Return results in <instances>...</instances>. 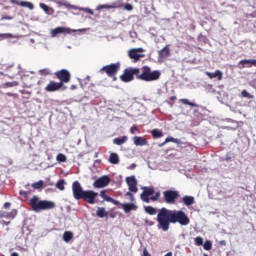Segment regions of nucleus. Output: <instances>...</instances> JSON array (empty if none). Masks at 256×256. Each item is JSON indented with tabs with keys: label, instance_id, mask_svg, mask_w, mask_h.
<instances>
[{
	"label": "nucleus",
	"instance_id": "nucleus-22",
	"mask_svg": "<svg viewBox=\"0 0 256 256\" xmlns=\"http://www.w3.org/2000/svg\"><path fill=\"white\" fill-rule=\"evenodd\" d=\"M182 203L185 204V206L189 207L195 203V199L193 196H183Z\"/></svg>",
	"mask_w": 256,
	"mask_h": 256
},
{
	"label": "nucleus",
	"instance_id": "nucleus-26",
	"mask_svg": "<svg viewBox=\"0 0 256 256\" xmlns=\"http://www.w3.org/2000/svg\"><path fill=\"white\" fill-rule=\"evenodd\" d=\"M128 138L126 136H123L122 138H114L113 144H116L118 146H121L122 144L126 143Z\"/></svg>",
	"mask_w": 256,
	"mask_h": 256
},
{
	"label": "nucleus",
	"instance_id": "nucleus-19",
	"mask_svg": "<svg viewBox=\"0 0 256 256\" xmlns=\"http://www.w3.org/2000/svg\"><path fill=\"white\" fill-rule=\"evenodd\" d=\"M206 76L210 79L217 78L218 81H221L223 79V73L219 70L215 71L214 73L211 72H205Z\"/></svg>",
	"mask_w": 256,
	"mask_h": 256
},
{
	"label": "nucleus",
	"instance_id": "nucleus-5",
	"mask_svg": "<svg viewBox=\"0 0 256 256\" xmlns=\"http://www.w3.org/2000/svg\"><path fill=\"white\" fill-rule=\"evenodd\" d=\"M180 195L179 192L177 191H173V190H167L163 192V199L164 202H166L167 204H175L176 203V199H179Z\"/></svg>",
	"mask_w": 256,
	"mask_h": 256
},
{
	"label": "nucleus",
	"instance_id": "nucleus-1",
	"mask_svg": "<svg viewBox=\"0 0 256 256\" xmlns=\"http://www.w3.org/2000/svg\"><path fill=\"white\" fill-rule=\"evenodd\" d=\"M158 229L164 232L170 229V224H180L181 226H187L190 224V219L185 212L179 210H169L167 208H161L157 214Z\"/></svg>",
	"mask_w": 256,
	"mask_h": 256
},
{
	"label": "nucleus",
	"instance_id": "nucleus-30",
	"mask_svg": "<svg viewBox=\"0 0 256 256\" xmlns=\"http://www.w3.org/2000/svg\"><path fill=\"white\" fill-rule=\"evenodd\" d=\"M56 161H58L59 163H66L67 157L63 153H58V155H56Z\"/></svg>",
	"mask_w": 256,
	"mask_h": 256
},
{
	"label": "nucleus",
	"instance_id": "nucleus-16",
	"mask_svg": "<svg viewBox=\"0 0 256 256\" xmlns=\"http://www.w3.org/2000/svg\"><path fill=\"white\" fill-rule=\"evenodd\" d=\"M107 191L106 190H102V191H100V197L104 200V201H106V202H108V203H113V205H116V206H118V205H120V202L119 201H117V200H114L113 198H111L110 196H107Z\"/></svg>",
	"mask_w": 256,
	"mask_h": 256
},
{
	"label": "nucleus",
	"instance_id": "nucleus-21",
	"mask_svg": "<svg viewBox=\"0 0 256 256\" xmlns=\"http://www.w3.org/2000/svg\"><path fill=\"white\" fill-rule=\"evenodd\" d=\"M133 143L136 146H146L149 144V141H147L145 138L136 136L133 138Z\"/></svg>",
	"mask_w": 256,
	"mask_h": 256
},
{
	"label": "nucleus",
	"instance_id": "nucleus-53",
	"mask_svg": "<svg viewBox=\"0 0 256 256\" xmlns=\"http://www.w3.org/2000/svg\"><path fill=\"white\" fill-rule=\"evenodd\" d=\"M164 256H172V252H168L167 254H164Z\"/></svg>",
	"mask_w": 256,
	"mask_h": 256
},
{
	"label": "nucleus",
	"instance_id": "nucleus-46",
	"mask_svg": "<svg viewBox=\"0 0 256 256\" xmlns=\"http://www.w3.org/2000/svg\"><path fill=\"white\" fill-rule=\"evenodd\" d=\"M18 74L20 75V76H25V74H24V71H22V69H21V66H18Z\"/></svg>",
	"mask_w": 256,
	"mask_h": 256
},
{
	"label": "nucleus",
	"instance_id": "nucleus-18",
	"mask_svg": "<svg viewBox=\"0 0 256 256\" xmlns=\"http://www.w3.org/2000/svg\"><path fill=\"white\" fill-rule=\"evenodd\" d=\"M10 3H12L13 5H20V7H27L31 11L32 9H34L33 3L31 2H27V1L19 2V0H10Z\"/></svg>",
	"mask_w": 256,
	"mask_h": 256
},
{
	"label": "nucleus",
	"instance_id": "nucleus-33",
	"mask_svg": "<svg viewBox=\"0 0 256 256\" xmlns=\"http://www.w3.org/2000/svg\"><path fill=\"white\" fill-rule=\"evenodd\" d=\"M64 184H66L64 180H59L58 183H56V188L60 191H64Z\"/></svg>",
	"mask_w": 256,
	"mask_h": 256
},
{
	"label": "nucleus",
	"instance_id": "nucleus-15",
	"mask_svg": "<svg viewBox=\"0 0 256 256\" xmlns=\"http://www.w3.org/2000/svg\"><path fill=\"white\" fill-rule=\"evenodd\" d=\"M18 211L16 209H13L9 212H5L3 210L0 211V219H15L17 217Z\"/></svg>",
	"mask_w": 256,
	"mask_h": 256
},
{
	"label": "nucleus",
	"instance_id": "nucleus-3",
	"mask_svg": "<svg viewBox=\"0 0 256 256\" xmlns=\"http://www.w3.org/2000/svg\"><path fill=\"white\" fill-rule=\"evenodd\" d=\"M72 192L75 200H83L85 203L89 205H93L96 203V199L98 197V193L92 190H83L81 183L78 180L74 181L72 184Z\"/></svg>",
	"mask_w": 256,
	"mask_h": 256
},
{
	"label": "nucleus",
	"instance_id": "nucleus-43",
	"mask_svg": "<svg viewBox=\"0 0 256 256\" xmlns=\"http://www.w3.org/2000/svg\"><path fill=\"white\" fill-rule=\"evenodd\" d=\"M0 224L2 225V226H9L10 225V221H5V220H1L0 221Z\"/></svg>",
	"mask_w": 256,
	"mask_h": 256
},
{
	"label": "nucleus",
	"instance_id": "nucleus-54",
	"mask_svg": "<svg viewBox=\"0 0 256 256\" xmlns=\"http://www.w3.org/2000/svg\"><path fill=\"white\" fill-rule=\"evenodd\" d=\"M170 100H171V101H175V100H176V97H175V96H172V97L170 98Z\"/></svg>",
	"mask_w": 256,
	"mask_h": 256
},
{
	"label": "nucleus",
	"instance_id": "nucleus-61",
	"mask_svg": "<svg viewBox=\"0 0 256 256\" xmlns=\"http://www.w3.org/2000/svg\"><path fill=\"white\" fill-rule=\"evenodd\" d=\"M203 256H208V254H203Z\"/></svg>",
	"mask_w": 256,
	"mask_h": 256
},
{
	"label": "nucleus",
	"instance_id": "nucleus-20",
	"mask_svg": "<svg viewBox=\"0 0 256 256\" xmlns=\"http://www.w3.org/2000/svg\"><path fill=\"white\" fill-rule=\"evenodd\" d=\"M170 142L175 143L177 145H186V147L189 146L187 143H184L180 139L172 138V137L166 138V140H164V142L160 146H164L166 143H170Z\"/></svg>",
	"mask_w": 256,
	"mask_h": 256
},
{
	"label": "nucleus",
	"instance_id": "nucleus-56",
	"mask_svg": "<svg viewBox=\"0 0 256 256\" xmlns=\"http://www.w3.org/2000/svg\"><path fill=\"white\" fill-rule=\"evenodd\" d=\"M13 67H14V66H9V70H13Z\"/></svg>",
	"mask_w": 256,
	"mask_h": 256
},
{
	"label": "nucleus",
	"instance_id": "nucleus-40",
	"mask_svg": "<svg viewBox=\"0 0 256 256\" xmlns=\"http://www.w3.org/2000/svg\"><path fill=\"white\" fill-rule=\"evenodd\" d=\"M40 8L45 11V13H49V6L45 3H40Z\"/></svg>",
	"mask_w": 256,
	"mask_h": 256
},
{
	"label": "nucleus",
	"instance_id": "nucleus-17",
	"mask_svg": "<svg viewBox=\"0 0 256 256\" xmlns=\"http://www.w3.org/2000/svg\"><path fill=\"white\" fill-rule=\"evenodd\" d=\"M117 206L122 207L124 210V213L128 214L131 211H137V206L133 203H127V204H121L119 203Z\"/></svg>",
	"mask_w": 256,
	"mask_h": 256
},
{
	"label": "nucleus",
	"instance_id": "nucleus-34",
	"mask_svg": "<svg viewBox=\"0 0 256 256\" xmlns=\"http://www.w3.org/2000/svg\"><path fill=\"white\" fill-rule=\"evenodd\" d=\"M212 248L213 244L210 241H206L205 243H203V249H205L206 251H209Z\"/></svg>",
	"mask_w": 256,
	"mask_h": 256
},
{
	"label": "nucleus",
	"instance_id": "nucleus-48",
	"mask_svg": "<svg viewBox=\"0 0 256 256\" xmlns=\"http://www.w3.org/2000/svg\"><path fill=\"white\" fill-rule=\"evenodd\" d=\"M225 161L226 162H230L231 161V156L229 154L226 155Z\"/></svg>",
	"mask_w": 256,
	"mask_h": 256
},
{
	"label": "nucleus",
	"instance_id": "nucleus-24",
	"mask_svg": "<svg viewBox=\"0 0 256 256\" xmlns=\"http://www.w3.org/2000/svg\"><path fill=\"white\" fill-rule=\"evenodd\" d=\"M72 239H73V232L65 231L63 234V241L68 243V242H71Z\"/></svg>",
	"mask_w": 256,
	"mask_h": 256
},
{
	"label": "nucleus",
	"instance_id": "nucleus-45",
	"mask_svg": "<svg viewBox=\"0 0 256 256\" xmlns=\"http://www.w3.org/2000/svg\"><path fill=\"white\" fill-rule=\"evenodd\" d=\"M137 131H139V128H137V126H132L131 133L135 134Z\"/></svg>",
	"mask_w": 256,
	"mask_h": 256
},
{
	"label": "nucleus",
	"instance_id": "nucleus-44",
	"mask_svg": "<svg viewBox=\"0 0 256 256\" xmlns=\"http://www.w3.org/2000/svg\"><path fill=\"white\" fill-rule=\"evenodd\" d=\"M142 256H151L147 248H143V255Z\"/></svg>",
	"mask_w": 256,
	"mask_h": 256
},
{
	"label": "nucleus",
	"instance_id": "nucleus-4",
	"mask_svg": "<svg viewBox=\"0 0 256 256\" xmlns=\"http://www.w3.org/2000/svg\"><path fill=\"white\" fill-rule=\"evenodd\" d=\"M29 206L35 213H40L41 211H49L56 208V204L53 201L41 200L38 196L31 197L29 200Z\"/></svg>",
	"mask_w": 256,
	"mask_h": 256
},
{
	"label": "nucleus",
	"instance_id": "nucleus-55",
	"mask_svg": "<svg viewBox=\"0 0 256 256\" xmlns=\"http://www.w3.org/2000/svg\"><path fill=\"white\" fill-rule=\"evenodd\" d=\"M3 35H5L6 37H12L11 34H3Z\"/></svg>",
	"mask_w": 256,
	"mask_h": 256
},
{
	"label": "nucleus",
	"instance_id": "nucleus-47",
	"mask_svg": "<svg viewBox=\"0 0 256 256\" xmlns=\"http://www.w3.org/2000/svg\"><path fill=\"white\" fill-rule=\"evenodd\" d=\"M3 207H4V209H9L10 207H12V204L9 202H5Z\"/></svg>",
	"mask_w": 256,
	"mask_h": 256
},
{
	"label": "nucleus",
	"instance_id": "nucleus-12",
	"mask_svg": "<svg viewBox=\"0 0 256 256\" xmlns=\"http://www.w3.org/2000/svg\"><path fill=\"white\" fill-rule=\"evenodd\" d=\"M155 194L154 188L146 187L143 189L141 199L144 203H150V197Z\"/></svg>",
	"mask_w": 256,
	"mask_h": 256
},
{
	"label": "nucleus",
	"instance_id": "nucleus-39",
	"mask_svg": "<svg viewBox=\"0 0 256 256\" xmlns=\"http://www.w3.org/2000/svg\"><path fill=\"white\" fill-rule=\"evenodd\" d=\"M160 195H161L160 192H156V193H154V196H152V197L149 198V199H150V201L156 202V201L159 200Z\"/></svg>",
	"mask_w": 256,
	"mask_h": 256
},
{
	"label": "nucleus",
	"instance_id": "nucleus-27",
	"mask_svg": "<svg viewBox=\"0 0 256 256\" xmlns=\"http://www.w3.org/2000/svg\"><path fill=\"white\" fill-rule=\"evenodd\" d=\"M19 85V83L17 81L14 82H5L2 84V88L4 89H8V88H13V87H17Z\"/></svg>",
	"mask_w": 256,
	"mask_h": 256
},
{
	"label": "nucleus",
	"instance_id": "nucleus-10",
	"mask_svg": "<svg viewBox=\"0 0 256 256\" xmlns=\"http://www.w3.org/2000/svg\"><path fill=\"white\" fill-rule=\"evenodd\" d=\"M63 86V82L50 81L49 84L45 86V91L48 93L57 92L58 90L62 89Z\"/></svg>",
	"mask_w": 256,
	"mask_h": 256
},
{
	"label": "nucleus",
	"instance_id": "nucleus-11",
	"mask_svg": "<svg viewBox=\"0 0 256 256\" xmlns=\"http://www.w3.org/2000/svg\"><path fill=\"white\" fill-rule=\"evenodd\" d=\"M110 177L108 176H102L100 178H98L97 180L94 181L93 183V187L100 189L103 187H107L108 184H110Z\"/></svg>",
	"mask_w": 256,
	"mask_h": 256
},
{
	"label": "nucleus",
	"instance_id": "nucleus-29",
	"mask_svg": "<svg viewBox=\"0 0 256 256\" xmlns=\"http://www.w3.org/2000/svg\"><path fill=\"white\" fill-rule=\"evenodd\" d=\"M151 135H152L153 139H159V138L163 137L162 132L158 129H153L151 131Z\"/></svg>",
	"mask_w": 256,
	"mask_h": 256
},
{
	"label": "nucleus",
	"instance_id": "nucleus-23",
	"mask_svg": "<svg viewBox=\"0 0 256 256\" xmlns=\"http://www.w3.org/2000/svg\"><path fill=\"white\" fill-rule=\"evenodd\" d=\"M119 162H120V159H119L117 153H110L109 163H112V164L116 165Z\"/></svg>",
	"mask_w": 256,
	"mask_h": 256
},
{
	"label": "nucleus",
	"instance_id": "nucleus-42",
	"mask_svg": "<svg viewBox=\"0 0 256 256\" xmlns=\"http://www.w3.org/2000/svg\"><path fill=\"white\" fill-rule=\"evenodd\" d=\"M125 9H126V11H133V5H131V4H126V5H125Z\"/></svg>",
	"mask_w": 256,
	"mask_h": 256
},
{
	"label": "nucleus",
	"instance_id": "nucleus-35",
	"mask_svg": "<svg viewBox=\"0 0 256 256\" xmlns=\"http://www.w3.org/2000/svg\"><path fill=\"white\" fill-rule=\"evenodd\" d=\"M247 63H250V65H256V60H242L239 62V65H247Z\"/></svg>",
	"mask_w": 256,
	"mask_h": 256
},
{
	"label": "nucleus",
	"instance_id": "nucleus-58",
	"mask_svg": "<svg viewBox=\"0 0 256 256\" xmlns=\"http://www.w3.org/2000/svg\"><path fill=\"white\" fill-rule=\"evenodd\" d=\"M127 195L132 197V194L130 192H128Z\"/></svg>",
	"mask_w": 256,
	"mask_h": 256
},
{
	"label": "nucleus",
	"instance_id": "nucleus-31",
	"mask_svg": "<svg viewBox=\"0 0 256 256\" xmlns=\"http://www.w3.org/2000/svg\"><path fill=\"white\" fill-rule=\"evenodd\" d=\"M44 186V181L39 180L38 182H35L34 184H31V187H33L35 190L42 189Z\"/></svg>",
	"mask_w": 256,
	"mask_h": 256
},
{
	"label": "nucleus",
	"instance_id": "nucleus-37",
	"mask_svg": "<svg viewBox=\"0 0 256 256\" xmlns=\"http://www.w3.org/2000/svg\"><path fill=\"white\" fill-rule=\"evenodd\" d=\"M241 96L245 97V98H249V99H253L254 98V96L249 94L247 90H242Z\"/></svg>",
	"mask_w": 256,
	"mask_h": 256
},
{
	"label": "nucleus",
	"instance_id": "nucleus-32",
	"mask_svg": "<svg viewBox=\"0 0 256 256\" xmlns=\"http://www.w3.org/2000/svg\"><path fill=\"white\" fill-rule=\"evenodd\" d=\"M180 103H182L183 105H189L191 107H197V105L194 102H191L186 98L180 99Z\"/></svg>",
	"mask_w": 256,
	"mask_h": 256
},
{
	"label": "nucleus",
	"instance_id": "nucleus-14",
	"mask_svg": "<svg viewBox=\"0 0 256 256\" xmlns=\"http://www.w3.org/2000/svg\"><path fill=\"white\" fill-rule=\"evenodd\" d=\"M171 55V45L167 44L158 52L159 61H163V59H167Z\"/></svg>",
	"mask_w": 256,
	"mask_h": 256
},
{
	"label": "nucleus",
	"instance_id": "nucleus-63",
	"mask_svg": "<svg viewBox=\"0 0 256 256\" xmlns=\"http://www.w3.org/2000/svg\"><path fill=\"white\" fill-rule=\"evenodd\" d=\"M111 65H115V64L112 63Z\"/></svg>",
	"mask_w": 256,
	"mask_h": 256
},
{
	"label": "nucleus",
	"instance_id": "nucleus-7",
	"mask_svg": "<svg viewBox=\"0 0 256 256\" xmlns=\"http://www.w3.org/2000/svg\"><path fill=\"white\" fill-rule=\"evenodd\" d=\"M118 70H120V65H108L100 69V72L106 73L108 77H112L116 81Z\"/></svg>",
	"mask_w": 256,
	"mask_h": 256
},
{
	"label": "nucleus",
	"instance_id": "nucleus-38",
	"mask_svg": "<svg viewBox=\"0 0 256 256\" xmlns=\"http://www.w3.org/2000/svg\"><path fill=\"white\" fill-rule=\"evenodd\" d=\"M195 244L198 245V246H203V244H204L203 238H201L200 236H197L195 238Z\"/></svg>",
	"mask_w": 256,
	"mask_h": 256
},
{
	"label": "nucleus",
	"instance_id": "nucleus-41",
	"mask_svg": "<svg viewBox=\"0 0 256 256\" xmlns=\"http://www.w3.org/2000/svg\"><path fill=\"white\" fill-rule=\"evenodd\" d=\"M30 194H31V192H27V191H23V190H21V191L19 192V195H20V196H24L25 199H27V198H28V195H30Z\"/></svg>",
	"mask_w": 256,
	"mask_h": 256
},
{
	"label": "nucleus",
	"instance_id": "nucleus-8",
	"mask_svg": "<svg viewBox=\"0 0 256 256\" xmlns=\"http://www.w3.org/2000/svg\"><path fill=\"white\" fill-rule=\"evenodd\" d=\"M71 33H75V30L67 27H56L51 30L50 35L51 37H57L58 35H71Z\"/></svg>",
	"mask_w": 256,
	"mask_h": 256
},
{
	"label": "nucleus",
	"instance_id": "nucleus-13",
	"mask_svg": "<svg viewBox=\"0 0 256 256\" xmlns=\"http://www.w3.org/2000/svg\"><path fill=\"white\" fill-rule=\"evenodd\" d=\"M126 183L128 185L129 191L137 193L139 189L137 188V180L135 176H129L126 178Z\"/></svg>",
	"mask_w": 256,
	"mask_h": 256
},
{
	"label": "nucleus",
	"instance_id": "nucleus-62",
	"mask_svg": "<svg viewBox=\"0 0 256 256\" xmlns=\"http://www.w3.org/2000/svg\"><path fill=\"white\" fill-rule=\"evenodd\" d=\"M6 19H10L9 17H6Z\"/></svg>",
	"mask_w": 256,
	"mask_h": 256
},
{
	"label": "nucleus",
	"instance_id": "nucleus-52",
	"mask_svg": "<svg viewBox=\"0 0 256 256\" xmlns=\"http://www.w3.org/2000/svg\"><path fill=\"white\" fill-rule=\"evenodd\" d=\"M11 256H19V254L17 252H14L11 254Z\"/></svg>",
	"mask_w": 256,
	"mask_h": 256
},
{
	"label": "nucleus",
	"instance_id": "nucleus-2",
	"mask_svg": "<svg viewBox=\"0 0 256 256\" xmlns=\"http://www.w3.org/2000/svg\"><path fill=\"white\" fill-rule=\"evenodd\" d=\"M161 71L160 70H153L151 67L143 66L141 68H132L129 67L127 69H124L121 76H119V79H121L124 83H129L136 79L139 81L144 82H155L159 81L161 78Z\"/></svg>",
	"mask_w": 256,
	"mask_h": 256
},
{
	"label": "nucleus",
	"instance_id": "nucleus-57",
	"mask_svg": "<svg viewBox=\"0 0 256 256\" xmlns=\"http://www.w3.org/2000/svg\"><path fill=\"white\" fill-rule=\"evenodd\" d=\"M136 167V164H132L131 168H135Z\"/></svg>",
	"mask_w": 256,
	"mask_h": 256
},
{
	"label": "nucleus",
	"instance_id": "nucleus-59",
	"mask_svg": "<svg viewBox=\"0 0 256 256\" xmlns=\"http://www.w3.org/2000/svg\"><path fill=\"white\" fill-rule=\"evenodd\" d=\"M89 79H90V77L89 76H87V80L89 81Z\"/></svg>",
	"mask_w": 256,
	"mask_h": 256
},
{
	"label": "nucleus",
	"instance_id": "nucleus-36",
	"mask_svg": "<svg viewBox=\"0 0 256 256\" xmlns=\"http://www.w3.org/2000/svg\"><path fill=\"white\" fill-rule=\"evenodd\" d=\"M98 9H115V5L103 4L99 5Z\"/></svg>",
	"mask_w": 256,
	"mask_h": 256
},
{
	"label": "nucleus",
	"instance_id": "nucleus-60",
	"mask_svg": "<svg viewBox=\"0 0 256 256\" xmlns=\"http://www.w3.org/2000/svg\"><path fill=\"white\" fill-rule=\"evenodd\" d=\"M8 96H12V94L8 93Z\"/></svg>",
	"mask_w": 256,
	"mask_h": 256
},
{
	"label": "nucleus",
	"instance_id": "nucleus-9",
	"mask_svg": "<svg viewBox=\"0 0 256 256\" xmlns=\"http://www.w3.org/2000/svg\"><path fill=\"white\" fill-rule=\"evenodd\" d=\"M55 76L62 83H68L69 81H71V74L66 69L56 71Z\"/></svg>",
	"mask_w": 256,
	"mask_h": 256
},
{
	"label": "nucleus",
	"instance_id": "nucleus-51",
	"mask_svg": "<svg viewBox=\"0 0 256 256\" xmlns=\"http://www.w3.org/2000/svg\"><path fill=\"white\" fill-rule=\"evenodd\" d=\"M250 17H256V12H253L252 14H250Z\"/></svg>",
	"mask_w": 256,
	"mask_h": 256
},
{
	"label": "nucleus",
	"instance_id": "nucleus-28",
	"mask_svg": "<svg viewBox=\"0 0 256 256\" xmlns=\"http://www.w3.org/2000/svg\"><path fill=\"white\" fill-rule=\"evenodd\" d=\"M144 211L148 214V215H156L157 214V209L152 207V206H147L144 207Z\"/></svg>",
	"mask_w": 256,
	"mask_h": 256
},
{
	"label": "nucleus",
	"instance_id": "nucleus-50",
	"mask_svg": "<svg viewBox=\"0 0 256 256\" xmlns=\"http://www.w3.org/2000/svg\"><path fill=\"white\" fill-rule=\"evenodd\" d=\"M86 11L89 13V15H93V10H91V9H86Z\"/></svg>",
	"mask_w": 256,
	"mask_h": 256
},
{
	"label": "nucleus",
	"instance_id": "nucleus-6",
	"mask_svg": "<svg viewBox=\"0 0 256 256\" xmlns=\"http://www.w3.org/2000/svg\"><path fill=\"white\" fill-rule=\"evenodd\" d=\"M144 51L145 49L143 48H132L128 51V57H130L134 63H137V61L145 57V54H143Z\"/></svg>",
	"mask_w": 256,
	"mask_h": 256
},
{
	"label": "nucleus",
	"instance_id": "nucleus-25",
	"mask_svg": "<svg viewBox=\"0 0 256 256\" xmlns=\"http://www.w3.org/2000/svg\"><path fill=\"white\" fill-rule=\"evenodd\" d=\"M97 216H98L100 219L106 218V217H108V212H107L106 209L103 208V207L98 208V210H97Z\"/></svg>",
	"mask_w": 256,
	"mask_h": 256
},
{
	"label": "nucleus",
	"instance_id": "nucleus-49",
	"mask_svg": "<svg viewBox=\"0 0 256 256\" xmlns=\"http://www.w3.org/2000/svg\"><path fill=\"white\" fill-rule=\"evenodd\" d=\"M251 86L256 89V79H254V80L251 81Z\"/></svg>",
	"mask_w": 256,
	"mask_h": 256
}]
</instances>
